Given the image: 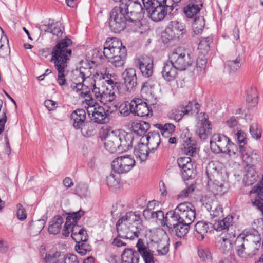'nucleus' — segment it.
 <instances>
[{
    "mask_svg": "<svg viewBox=\"0 0 263 263\" xmlns=\"http://www.w3.org/2000/svg\"><path fill=\"white\" fill-rule=\"evenodd\" d=\"M72 44L70 39L66 37L57 42L51 51L50 60L54 64L58 71L57 81L60 86L66 84L65 76L67 73L68 63L72 54V50L69 46Z\"/></svg>",
    "mask_w": 263,
    "mask_h": 263,
    "instance_id": "nucleus-1",
    "label": "nucleus"
},
{
    "mask_svg": "<svg viewBox=\"0 0 263 263\" xmlns=\"http://www.w3.org/2000/svg\"><path fill=\"white\" fill-rule=\"evenodd\" d=\"M207 189L214 196H222L230 188L228 175L218 162L211 161L206 167Z\"/></svg>",
    "mask_w": 263,
    "mask_h": 263,
    "instance_id": "nucleus-2",
    "label": "nucleus"
},
{
    "mask_svg": "<svg viewBox=\"0 0 263 263\" xmlns=\"http://www.w3.org/2000/svg\"><path fill=\"white\" fill-rule=\"evenodd\" d=\"M142 5L140 2H130V3L121 4L119 7H115L110 14L109 27L110 29L115 33H120L126 27L128 20L127 14L130 10L139 12L141 10Z\"/></svg>",
    "mask_w": 263,
    "mask_h": 263,
    "instance_id": "nucleus-3",
    "label": "nucleus"
},
{
    "mask_svg": "<svg viewBox=\"0 0 263 263\" xmlns=\"http://www.w3.org/2000/svg\"><path fill=\"white\" fill-rule=\"evenodd\" d=\"M103 54L115 67H122L127 56L126 49L118 38H108L104 45Z\"/></svg>",
    "mask_w": 263,
    "mask_h": 263,
    "instance_id": "nucleus-4",
    "label": "nucleus"
},
{
    "mask_svg": "<svg viewBox=\"0 0 263 263\" xmlns=\"http://www.w3.org/2000/svg\"><path fill=\"white\" fill-rule=\"evenodd\" d=\"M169 60L179 70H184L193 62L190 52L183 47L174 49L169 54Z\"/></svg>",
    "mask_w": 263,
    "mask_h": 263,
    "instance_id": "nucleus-5",
    "label": "nucleus"
},
{
    "mask_svg": "<svg viewBox=\"0 0 263 263\" xmlns=\"http://www.w3.org/2000/svg\"><path fill=\"white\" fill-rule=\"evenodd\" d=\"M90 68L81 67L79 70V74L83 78V81L86 83V85L88 84V81H100L102 80L105 81L109 85H110L113 89L116 87L118 88L119 83L116 82V74H110L105 71L104 73H96L91 77V72Z\"/></svg>",
    "mask_w": 263,
    "mask_h": 263,
    "instance_id": "nucleus-6",
    "label": "nucleus"
},
{
    "mask_svg": "<svg viewBox=\"0 0 263 263\" xmlns=\"http://www.w3.org/2000/svg\"><path fill=\"white\" fill-rule=\"evenodd\" d=\"M143 7L141 10L144 13L145 11L148 16L153 21L158 22L162 20L167 12L162 5L161 3L157 0H142Z\"/></svg>",
    "mask_w": 263,
    "mask_h": 263,
    "instance_id": "nucleus-7",
    "label": "nucleus"
},
{
    "mask_svg": "<svg viewBox=\"0 0 263 263\" xmlns=\"http://www.w3.org/2000/svg\"><path fill=\"white\" fill-rule=\"evenodd\" d=\"M79 73V71L78 72ZM78 80L72 83L71 85V89L78 93V95L84 98L85 97H90V89H92V92L94 93L95 97L100 101L101 96V93L99 88L96 87V83L98 81H88V84H86L84 81H83V78L78 74Z\"/></svg>",
    "mask_w": 263,
    "mask_h": 263,
    "instance_id": "nucleus-8",
    "label": "nucleus"
},
{
    "mask_svg": "<svg viewBox=\"0 0 263 263\" xmlns=\"http://www.w3.org/2000/svg\"><path fill=\"white\" fill-rule=\"evenodd\" d=\"M199 108L200 105L196 101H190L186 105H180L172 109L168 116L170 119L178 122L185 115L190 113L197 114L199 111Z\"/></svg>",
    "mask_w": 263,
    "mask_h": 263,
    "instance_id": "nucleus-9",
    "label": "nucleus"
},
{
    "mask_svg": "<svg viewBox=\"0 0 263 263\" xmlns=\"http://www.w3.org/2000/svg\"><path fill=\"white\" fill-rule=\"evenodd\" d=\"M210 148L214 153H226L231 155L230 140L226 136L220 134H214L210 140Z\"/></svg>",
    "mask_w": 263,
    "mask_h": 263,
    "instance_id": "nucleus-10",
    "label": "nucleus"
},
{
    "mask_svg": "<svg viewBox=\"0 0 263 263\" xmlns=\"http://www.w3.org/2000/svg\"><path fill=\"white\" fill-rule=\"evenodd\" d=\"M135 165V160L134 157L125 155L115 158L111 163V167L114 173L121 174L129 172Z\"/></svg>",
    "mask_w": 263,
    "mask_h": 263,
    "instance_id": "nucleus-11",
    "label": "nucleus"
},
{
    "mask_svg": "<svg viewBox=\"0 0 263 263\" xmlns=\"http://www.w3.org/2000/svg\"><path fill=\"white\" fill-rule=\"evenodd\" d=\"M185 32V29L183 23L177 21H172L162 33V37L170 41L182 37Z\"/></svg>",
    "mask_w": 263,
    "mask_h": 263,
    "instance_id": "nucleus-12",
    "label": "nucleus"
},
{
    "mask_svg": "<svg viewBox=\"0 0 263 263\" xmlns=\"http://www.w3.org/2000/svg\"><path fill=\"white\" fill-rule=\"evenodd\" d=\"M117 105L112 106V109L110 106L108 107V109L105 111V109L100 106L97 107L90 106L88 107L87 110L88 115H92L94 122L98 124H104L107 122L108 115L117 109Z\"/></svg>",
    "mask_w": 263,
    "mask_h": 263,
    "instance_id": "nucleus-13",
    "label": "nucleus"
},
{
    "mask_svg": "<svg viewBox=\"0 0 263 263\" xmlns=\"http://www.w3.org/2000/svg\"><path fill=\"white\" fill-rule=\"evenodd\" d=\"M235 238V235L233 232L230 233L223 232L216 238L215 242L216 248L223 254L231 253Z\"/></svg>",
    "mask_w": 263,
    "mask_h": 263,
    "instance_id": "nucleus-14",
    "label": "nucleus"
},
{
    "mask_svg": "<svg viewBox=\"0 0 263 263\" xmlns=\"http://www.w3.org/2000/svg\"><path fill=\"white\" fill-rule=\"evenodd\" d=\"M182 221L192 223L196 217L195 208L189 202H184L179 204L176 208Z\"/></svg>",
    "mask_w": 263,
    "mask_h": 263,
    "instance_id": "nucleus-15",
    "label": "nucleus"
},
{
    "mask_svg": "<svg viewBox=\"0 0 263 263\" xmlns=\"http://www.w3.org/2000/svg\"><path fill=\"white\" fill-rule=\"evenodd\" d=\"M177 163L181 169V175L184 180L193 178L196 175L195 166L190 157H180Z\"/></svg>",
    "mask_w": 263,
    "mask_h": 263,
    "instance_id": "nucleus-16",
    "label": "nucleus"
},
{
    "mask_svg": "<svg viewBox=\"0 0 263 263\" xmlns=\"http://www.w3.org/2000/svg\"><path fill=\"white\" fill-rule=\"evenodd\" d=\"M124 223L126 225L132 224L131 227L139 231L143 229L140 215L136 212H129L121 217L118 221V225Z\"/></svg>",
    "mask_w": 263,
    "mask_h": 263,
    "instance_id": "nucleus-17",
    "label": "nucleus"
},
{
    "mask_svg": "<svg viewBox=\"0 0 263 263\" xmlns=\"http://www.w3.org/2000/svg\"><path fill=\"white\" fill-rule=\"evenodd\" d=\"M260 247L258 243L254 244L243 241L242 244L237 246L236 251L238 255L241 258H251L256 254Z\"/></svg>",
    "mask_w": 263,
    "mask_h": 263,
    "instance_id": "nucleus-18",
    "label": "nucleus"
},
{
    "mask_svg": "<svg viewBox=\"0 0 263 263\" xmlns=\"http://www.w3.org/2000/svg\"><path fill=\"white\" fill-rule=\"evenodd\" d=\"M130 107L133 109V114L135 116L141 117L152 116V108L148 106L145 102L140 99H133L130 102Z\"/></svg>",
    "mask_w": 263,
    "mask_h": 263,
    "instance_id": "nucleus-19",
    "label": "nucleus"
},
{
    "mask_svg": "<svg viewBox=\"0 0 263 263\" xmlns=\"http://www.w3.org/2000/svg\"><path fill=\"white\" fill-rule=\"evenodd\" d=\"M122 78L125 87V90L129 93L134 92L137 85L136 70L132 68L126 69L122 73Z\"/></svg>",
    "mask_w": 263,
    "mask_h": 263,
    "instance_id": "nucleus-20",
    "label": "nucleus"
},
{
    "mask_svg": "<svg viewBox=\"0 0 263 263\" xmlns=\"http://www.w3.org/2000/svg\"><path fill=\"white\" fill-rule=\"evenodd\" d=\"M212 126L208 120V116L203 114L200 117L199 122L196 125V133L201 140L205 139L211 134Z\"/></svg>",
    "mask_w": 263,
    "mask_h": 263,
    "instance_id": "nucleus-21",
    "label": "nucleus"
},
{
    "mask_svg": "<svg viewBox=\"0 0 263 263\" xmlns=\"http://www.w3.org/2000/svg\"><path fill=\"white\" fill-rule=\"evenodd\" d=\"M203 205L210 213L212 217L219 216L222 213V208L219 202L214 198L205 197L202 199Z\"/></svg>",
    "mask_w": 263,
    "mask_h": 263,
    "instance_id": "nucleus-22",
    "label": "nucleus"
},
{
    "mask_svg": "<svg viewBox=\"0 0 263 263\" xmlns=\"http://www.w3.org/2000/svg\"><path fill=\"white\" fill-rule=\"evenodd\" d=\"M139 68L143 76L149 78L153 72V60L149 57L144 55L138 60Z\"/></svg>",
    "mask_w": 263,
    "mask_h": 263,
    "instance_id": "nucleus-23",
    "label": "nucleus"
},
{
    "mask_svg": "<svg viewBox=\"0 0 263 263\" xmlns=\"http://www.w3.org/2000/svg\"><path fill=\"white\" fill-rule=\"evenodd\" d=\"M127 226L123 223L118 225V222L116 223L117 231L118 232V237L124 239H134L135 238L139 237L140 231L131 227L127 228Z\"/></svg>",
    "mask_w": 263,
    "mask_h": 263,
    "instance_id": "nucleus-24",
    "label": "nucleus"
},
{
    "mask_svg": "<svg viewBox=\"0 0 263 263\" xmlns=\"http://www.w3.org/2000/svg\"><path fill=\"white\" fill-rule=\"evenodd\" d=\"M117 133V136L119 140V153L126 152L132 146L134 140L133 134L131 133L122 132Z\"/></svg>",
    "mask_w": 263,
    "mask_h": 263,
    "instance_id": "nucleus-25",
    "label": "nucleus"
},
{
    "mask_svg": "<svg viewBox=\"0 0 263 263\" xmlns=\"http://www.w3.org/2000/svg\"><path fill=\"white\" fill-rule=\"evenodd\" d=\"M84 211L82 210L79 211L69 213L66 217V221L64 226V229L62 231V234L67 237L69 236L70 232H71V226L72 223L77 222L81 217L84 214Z\"/></svg>",
    "mask_w": 263,
    "mask_h": 263,
    "instance_id": "nucleus-26",
    "label": "nucleus"
},
{
    "mask_svg": "<svg viewBox=\"0 0 263 263\" xmlns=\"http://www.w3.org/2000/svg\"><path fill=\"white\" fill-rule=\"evenodd\" d=\"M116 132L108 134L105 138L104 147L111 153H119V140Z\"/></svg>",
    "mask_w": 263,
    "mask_h": 263,
    "instance_id": "nucleus-27",
    "label": "nucleus"
},
{
    "mask_svg": "<svg viewBox=\"0 0 263 263\" xmlns=\"http://www.w3.org/2000/svg\"><path fill=\"white\" fill-rule=\"evenodd\" d=\"M212 224L211 223L200 221L196 223L194 227V235L196 238L202 240L209 231L212 229Z\"/></svg>",
    "mask_w": 263,
    "mask_h": 263,
    "instance_id": "nucleus-28",
    "label": "nucleus"
},
{
    "mask_svg": "<svg viewBox=\"0 0 263 263\" xmlns=\"http://www.w3.org/2000/svg\"><path fill=\"white\" fill-rule=\"evenodd\" d=\"M160 137L158 132H150L145 136H143L140 139L141 141L147 142L146 145L149 148V151L154 152L157 149L160 143Z\"/></svg>",
    "mask_w": 263,
    "mask_h": 263,
    "instance_id": "nucleus-29",
    "label": "nucleus"
},
{
    "mask_svg": "<svg viewBox=\"0 0 263 263\" xmlns=\"http://www.w3.org/2000/svg\"><path fill=\"white\" fill-rule=\"evenodd\" d=\"M177 67L170 60L164 63L162 71V77L167 81H172L175 79L177 75Z\"/></svg>",
    "mask_w": 263,
    "mask_h": 263,
    "instance_id": "nucleus-30",
    "label": "nucleus"
},
{
    "mask_svg": "<svg viewBox=\"0 0 263 263\" xmlns=\"http://www.w3.org/2000/svg\"><path fill=\"white\" fill-rule=\"evenodd\" d=\"M70 117L73 127L79 129L81 125L86 122V114L84 109H78L71 113Z\"/></svg>",
    "mask_w": 263,
    "mask_h": 263,
    "instance_id": "nucleus-31",
    "label": "nucleus"
},
{
    "mask_svg": "<svg viewBox=\"0 0 263 263\" xmlns=\"http://www.w3.org/2000/svg\"><path fill=\"white\" fill-rule=\"evenodd\" d=\"M165 220L164 226H166L169 231L172 228H174L175 226L182 221L181 217L176 208L174 210L170 211L166 213Z\"/></svg>",
    "mask_w": 263,
    "mask_h": 263,
    "instance_id": "nucleus-32",
    "label": "nucleus"
},
{
    "mask_svg": "<svg viewBox=\"0 0 263 263\" xmlns=\"http://www.w3.org/2000/svg\"><path fill=\"white\" fill-rule=\"evenodd\" d=\"M250 194H255V199L253 202V204L257 207V208L262 212H263V182H260L256 186H254L250 191Z\"/></svg>",
    "mask_w": 263,
    "mask_h": 263,
    "instance_id": "nucleus-33",
    "label": "nucleus"
},
{
    "mask_svg": "<svg viewBox=\"0 0 263 263\" xmlns=\"http://www.w3.org/2000/svg\"><path fill=\"white\" fill-rule=\"evenodd\" d=\"M156 234L161 236L160 242L158 244L157 252L159 255H166L169 251L168 239L166 233L162 230L157 231Z\"/></svg>",
    "mask_w": 263,
    "mask_h": 263,
    "instance_id": "nucleus-34",
    "label": "nucleus"
},
{
    "mask_svg": "<svg viewBox=\"0 0 263 263\" xmlns=\"http://www.w3.org/2000/svg\"><path fill=\"white\" fill-rule=\"evenodd\" d=\"M242 237L243 241H248V242L252 243H258L261 246V238L257 230L253 229L248 230L246 229L243 232Z\"/></svg>",
    "mask_w": 263,
    "mask_h": 263,
    "instance_id": "nucleus-35",
    "label": "nucleus"
},
{
    "mask_svg": "<svg viewBox=\"0 0 263 263\" xmlns=\"http://www.w3.org/2000/svg\"><path fill=\"white\" fill-rule=\"evenodd\" d=\"M149 151L148 146L144 142L140 141L134 149V154L136 158L139 159L140 162H142L147 159Z\"/></svg>",
    "mask_w": 263,
    "mask_h": 263,
    "instance_id": "nucleus-36",
    "label": "nucleus"
},
{
    "mask_svg": "<svg viewBox=\"0 0 263 263\" xmlns=\"http://www.w3.org/2000/svg\"><path fill=\"white\" fill-rule=\"evenodd\" d=\"M191 223H187L183 221H181L178 224L169 231L173 235H175L178 237H184L188 233L190 225Z\"/></svg>",
    "mask_w": 263,
    "mask_h": 263,
    "instance_id": "nucleus-37",
    "label": "nucleus"
},
{
    "mask_svg": "<svg viewBox=\"0 0 263 263\" xmlns=\"http://www.w3.org/2000/svg\"><path fill=\"white\" fill-rule=\"evenodd\" d=\"M63 222V218L61 216H55L53 219L49 222L48 228L49 233L53 235L59 234L61 230L62 224Z\"/></svg>",
    "mask_w": 263,
    "mask_h": 263,
    "instance_id": "nucleus-38",
    "label": "nucleus"
},
{
    "mask_svg": "<svg viewBox=\"0 0 263 263\" xmlns=\"http://www.w3.org/2000/svg\"><path fill=\"white\" fill-rule=\"evenodd\" d=\"M257 177V173L252 166L246 167V173L243 178V182L245 185H252L256 181Z\"/></svg>",
    "mask_w": 263,
    "mask_h": 263,
    "instance_id": "nucleus-39",
    "label": "nucleus"
},
{
    "mask_svg": "<svg viewBox=\"0 0 263 263\" xmlns=\"http://www.w3.org/2000/svg\"><path fill=\"white\" fill-rule=\"evenodd\" d=\"M44 219L32 221L29 226V233L31 236H35L40 233L45 224Z\"/></svg>",
    "mask_w": 263,
    "mask_h": 263,
    "instance_id": "nucleus-40",
    "label": "nucleus"
},
{
    "mask_svg": "<svg viewBox=\"0 0 263 263\" xmlns=\"http://www.w3.org/2000/svg\"><path fill=\"white\" fill-rule=\"evenodd\" d=\"M243 161L246 163V167H249V165L253 166L258 163L260 161V157L256 153L251 151L247 150L242 157Z\"/></svg>",
    "mask_w": 263,
    "mask_h": 263,
    "instance_id": "nucleus-41",
    "label": "nucleus"
},
{
    "mask_svg": "<svg viewBox=\"0 0 263 263\" xmlns=\"http://www.w3.org/2000/svg\"><path fill=\"white\" fill-rule=\"evenodd\" d=\"M149 124L144 121L134 122L132 128L135 133L140 136H144V134L149 128Z\"/></svg>",
    "mask_w": 263,
    "mask_h": 263,
    "instance_id": "nucleus-42",
    "label": "nucleus"
},
{
    "mask_svg": "<svg viewBox=\"0 0 263 263\" xmlns=\"http://www.w3.org/2000/svg\"><path fill=\"white\" fill-rule=\"evenodd\" d=\"M233 219L232 216L228 215L222 220L216 222L214 224V227L215 229L219 231L227 229L225 232L229 233L228 232L230 231L229 227L232 225Z\"/></svg>",
    "mask_w": 263,
    "mask_h": 263,
    "instance_id": "nucleus-43",
    "label": "nucleus"
},
{
    "mask_svg": "<svg viewBox=\"0 0 263 263\" xmlns=\"http://www.w3.org/2000/svg\"><path fill=\"white\" fill-rule=\"evenodd\" d=\"M82 134L86 137H89L93 136L96 133V125L92 122H86L81 125L80 129Z\"/></svg>",
    "mask_w": 263,
    "mask_h": 263,
    "instance_id": "nucleus-44",
    "label": "nucleus"
},
{
    "mask_svg": "<svg viewBox=\"0 0 263 263\" xmlns=\"http://www.w3.org/2000/svg\"><path fill=\"white\" fill-rule=\"evenodd\" d=\"M155 127L159 129L163 136L165 137H169L175 132L176 127L172 123L156 124L155 125Z\"/></svg>",
    "mask_w": 263,
    "mask_h": 263,
    "instance_id": "nucleus-45",
    "label": "nucleus"
},
{
    "mask_svg": "<svg viewBox=\"0 0 263 263\" xmlns=\"http://www.w3.org/2000/svg\"><path fill=\"white\" fill-rule=\"evenodd\" d=\"M116 98V95L115 92L112 90L106 88L105 90L102 92L100 101L104 104H107L109 103L113 102L112 105L114 106L115 105L114 101Z\"/></svg>",
    "mask_w": 263,
    "mask_h": 263,
    "instance_id": "nucleus-46",
    "label": "nucleus"
},
{
    "mask_svg": "<svg viewBox=\"0 0 263 263\" xmlns=\"http://www.w3.org/2000/svg\"><path fill=\"white\" fill-rule=\"evenodd\" d=\"M202 6L200 3L198 4H189L184 7V12L188 17L192 18L199 12Z\"/></svg>",
    "mask_w": 263,
    "mask_h": 263,
    "instance_id": "nucleus-47",
    "label": "nucleus"
},
{
    "mask_svg": "<svg viewBox=\"0 0 263 263\" xmlns=\"http://www.w3.org/2000/svg\"><path fill=\"white\" fill-rule=\"evenodd\" d=\"M64 27L61 22H57L55 23L49 24L48 28L45 31L51 33L57 36H61Z\"/></svg>",
    "mask_w": 263,
    "mask_h": 263,
    "instance_id": "nucleus-48",
    "label": "nucleus"
},
{
    "mask_svg": "<svg viewBox=\"0 0 263 263\" xmlns=\"http://www.w3.org/2000/svg\"><path fill=\"white\" fill-rule=\"evenodd\" d=\"M241 59L237 58L235 60H230L227 62L225 68L230 73H233L238 70L241 67Z\"/></svg>",
    "mask_w": 263,
    "mask_h": 263,
    "instance_id": "nucleus-49",
    "label": "nucleus"
},
{
    "mask_svg": "<svg viewBox=\"0 0 263 263\" xmlns=\"http://www.w3.org/2000/svg\"><path fill=\"white\" fill-rule=\"evenodd\" d=\"M106 181L110 188L117 186L120 182V174H115L111 172L109 176L106 177Z\"/></svg>",
    "mask_w": 263,
    "mask_h": 263,
    "instance_id": "nucleus-50",
    "label": "nucleus"
},
{
    "mask_svg": "<svg viewBox=\"0 0 263 263\" xmlns=\"http://www.w3.org/2000/svg\"><path fill=\"white\" fill-rule=\"evenodd\" d=\"M204 20L203 18H195L192 24L194 34L198 35L201 34L204 27Z\"/></svg>",
    "mask_w": 263,
    "mask_h": 263,
    "instance_id": "nucleus-51",
    "label": "nucleus"
},
{
    "mask_svg": "<svg viewBox=\"0 0 263 263\" xmlns=\"http://www.w3.org/2000/svg\"><path fill=\"white\" fill-rule=\"evenodd\" d=\"M137 252L141 255L151 251L148 243L142 239H139L136 245Z\"/></svg>",
    "mask_w": 263,
    "mask_h": 263,
    "instance_id": "nucleus-52",
    "label": "nucleus"
},
{
    "mask_svg": "<svg viewBox=\"0 0 263 263\" xmlns=\"http://www.w3.org/2000/svg\"><path fill=\"white\" fill-rule=\"evenodd\" d=\"M76 250L80 255L83 256L86 254L88 252L91 251L90 246L86 242H81L76 243Z\"/></svg>",
    "mask_w": 263,
    "mask_h": 263,
    "instance_id": "nucleus-53",
    "label": "nucleus"
},
{
    "mask_svg": "<svg viewBox=\"0 0 263 263\" xmlns=\"http://www.w3.org/2000/svg\"><path fill=\"white\" fill-rule=\"evenodd\" d=\"M181 0H162L161 5L165 8V10L168 13H171L174 8L176 6Z\"/></svg>",
    "mask_w": 263,
    "mask_h": 263,
    "instance_id": "nucleus-54",
    "label": "nucleus"
},
{
    "mask_svg": "<svg viewBox=\"0 0 263 263\" xmlns=\"http://www.w3.org/2000/svg\"><path fill=\"white\" fill-rule=\"evenodd\" d=\"M182 151L186 155L189 156H193L196 153V145L194 143L185 142L183 145Z\"/></svg>",
    "mask_w": 263,
    "mask_h": 263,
    "instance_id": "nucleus-55",
    "label": "nucleus"
},
{
    "mask_svg": "<svg viewBox=\"0 0 263 263\" xmlns=\"http://www.w3.org/2000/svg\"><path fill=\"white\" fill-rule=\"evenodd\" d=\"M198 256L202 261L210 260L212 257L211 253L207 248H200L198 249Z\"/></svg>",
    "mask_w": 263,
    "mask_h": 263,
    "instance_id": "nucleus-56",
    "label": "nucleus"
},
{
    "mask_svg": "<svg viewBox=\"0 0 263 263\" xmlns=\"http://www.w3.org/2000/svg\"><path fill=\"white\" fill-rule=\"evenodd\" d=\"M249 130L250 134L253 138L258 140L261 138V132L260 130L258 129L257 124L253 123L251 125Z\"/></svg>",
    "mask_w": 263,
    "mask_h": 263,
    "instance_id": "nucleus-57",
    "label": "nucleus"
},
{
    "mask_svg": "<svg viewBox=\"0 0 263 263\" xmlns=\"http://www.w3.org/2000/svg\"><path fill=\"white\" fill-rule=\"evenodd\" d=\"M246 100L248 103H252L253 106L257 103V96L255 89H252L247 92Z\"/></svg>",
    "mask_w": 263,
    "mask_h": 263,
    "instance_id": "nucleus-58",
    "label": "nucleus"
},
{
    "mask_svg": "<svg viewBox=\"0 0 263 263\" xmlns=\"http://www.w3.org/2000/svg\"><path fill=\"white\" fill-rule=\"evenodd\" d=\"M3 38L2 37L0 40V57H5L10 53V50L8 47V40L6 36L5 37L4 40L7 41L6 44H2Z\"/></svg>",
    "mask_w": 263,
    "mask_h": 263,
    "instance_id": "nucleus-59",
    "label": "nucleus"
},
{
    "mask_svg": "<svg viewBox=\"0 0 263 263\" xmlns=\"http://www.w3.org/2000/svg\"><path fill=\"white\" fill-rule=\"evenodd\" d=\"M207 60L204 58H198L197 60L196 67L198 73L200 74L204 73Z\"/></svg>",
    "mask_w": 263,
    "mask_h": 263,
    "instance_id": "nucleus-60",
    "label": "nucleus"
},
{
    "mask_svg": "<svg viewBox=\"0 0 263 263\" xmlns=\"http://www.w3.org/2000/svg\"><path fill=\"white\" fill-rule=\"evenodd\" d=\"M88 236L87 234L86 231L82 230L80 233L77 234L72 239L76 243H80L81 242H86L88 240Z\"/></svg>",
    "mask_w": 263,
    "mask_h": 263,
    "instance_id": "nucleus-61",
    "label": "nucleus"
},
{
    "mask_svg": "<svg viewBox=\"0 0 263 263\" xmlns=\"http://www.w3.org/2000/svg\"><path fill=\"white\" fill-rule=\"evenodd\" d=\"M212 42V39L207 37L202 39L199 43L198 48L207 51L210 48V44Z\"/></svg>",
    "mask_w": 263,
    "mask_h": 263,
    "instance_id": "nucleus-62",
    "label": "nucleus"
},
{
    "mask_svg": "<svg viewBox=\"0 0 263 263\" xmlns=\"http://www.w3.org/2000/svg\"><path fill=\"white\" fill-rule=\"evenodd\" d=\"M60 263H79V261L76 255L67 254L64 256Z\"/></svg>",
    "mask_w": 263,
    "mask_h": 263,
    "instance_id": "nucleus-63",
    "label": "nucleus"
},
{
    "mask_svg": "<svg viewBox=\"0 0 263 263\" xmlns=\"http://www.w3.org/2000/svg\"><path fill=\"white\" fill-rule=\"evenodd\" d=\"M194 190L193 185H191L189 186L186 187L183 189L177 196L178 199H183L189 196V194L192 193Z\"/></svg>",
    "mask_w": 263,
    "mask_h": 263,
    "instance_id": "nucleus-64",
    "label": "nucleus"
}]
</instances>
